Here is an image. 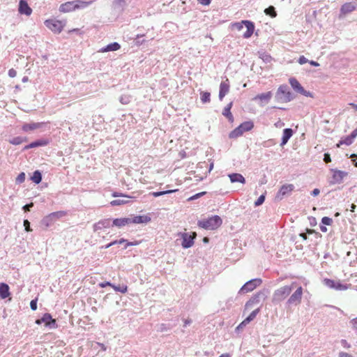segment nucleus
Wrapping results in <instances>:
<instances>
[{"instance_id":"1","label":"nucleus","mask_w":357,"mask_h":357,"mask_svg":"<svg viewBox=\"0 0 357 357\" xmlns=\"http://www.w3.org/2000/svg\"><path fill=\"white\" fill-rule=\"evenodd\" d=\"M294 287V283H292L291 285H285L275 290L272 296V303L274 305L280 303L289 296Z\"/></svg>"},{"instance_id":"2","label":"nucleus","mask_w":357,"mask_h":357,"mask_svg":"<svg viewBox=\"0 0 357 357\" xmlns=\"http://www.w3.org/2000/svg\"><path fill=\"white\" fill-rule=\"evenodd\" d=\"M293 98V95L287 84L280 85L274 97L275 101L280 103L290 102Z\"/></svg>"},{"instance_id":"3","label":"nucleus","mask_w":357,"mask_h":357,"mask_svg":"<svg viewBox=\"0 0 357 357\" xmlns=\"http://www.w3.org/2000/svg\"><path fill=\"white\" fill-rule=\"evenodd\" d=\"M222 223L221 218L218 215H213L206 220H199L197 225L205 229H215Z\"/></svg>"},{"instance_id":"4","label":"nucleus","mask_w":357,"mask_h":357,"mask_svg":"<svg viewBox=\"0 0 357 357\" xmlns=\"http://www.w3.org/2000/svg\"><path fill=\"white\" fill-rule=\"evenodd\" d=\"M302 296L303 287L300 286L287 299L285 303L286 308H290L291 306H296L299 305L302 300Z\"/></svg>"},{"instance_id":"5","label":"nucleus","mask_w":357,"mask_h":357,"mask_svg":"<svg viewBox=\"0 0 357 357\" xmlns=\"http://www.w3.org/2000/svg\"><path fill=\"white\" fill-rule=\"evenodd\" d=\"M267 298V291L263 289L254 294L249 301L245 303V309L251 308L254 305L259 303L261 301H264Z\"/></svg>"},{"instance_id":"6","label":"nucleus","mask_w":357,"mask_h":357,"mask_svg":"<svg viewBox=\"0 0 357 357\" xmlns=\"http://www.w3.org/2000/svg\"><path fill=\"white\" fill-rule=\"evenodd\" d=\"M324 284L328 288L337 291H344L351 287V284H343L340 280H333L328 278L324 280Z\"/></svg>"},{"instance_id":"7","label":"nucleus","mask_w":357,"mask_h":357,"mask_svg":"<svg viewBox=\"0 0 357 357\" xmlns=\"http://www.w3.org/2000/svg\"><path fill=\"white\" fill-rule=\"evenodd\" d=\"M262 283V280L260 278H255L252 279L247 282H245L242 287L240 289L238 294H245L248 292H250L256 289L257 287L260 286Z\"/></svg>"},{"instance_id":"8","label":"nucleus","mask_w":357,"mask_h":357,"mask_svg":"<svg viewBox=\"0 0 357 357\" xmlns=\"http://www.w3.org/2000/svg\"><path fill=\"white\" fill-rule=\"evenodd\" d=\"M35 323L37 325H40L42 323L45 324L46 327L50 329L57 328L56 319H53L50 313H45L41 319H36Z\"/></svg>"},{"instance_id":"9","label":"nucleus","mask_w":357,"mask_h":357,"mask_svg":"<svg viewBox=\"0 0 357 357\" xmlns=\"http://www.w3.org/2000/svg\"><path fill=\"white\" fill-rule=\"evenodd\" d=\"M45 24L47 28L56 33H60L64 26V24L61 21L55 20H47Z\"/></svg>"},{"instance_id":"10","label":"nucleus","mask_w":357,"mask_h":357,"mask_svg":"<svg viewBox=\"0 0 357 357\" xmlns=\"http://www.w3.org/2000/svg\"><path fill=\"white\" fill-rule=\"evenodd\" d=\"M293 184H284L281 186L276 195V199L282 200L284 197L289 196L294 190Z\"/></svg>"},{"instance_id":"11","label":"nucleus","mask_w":357,"mask_h":357,"mask_svg":"<svg viewBox=\"0 0 357 357\" xmlns=\"http://www.w3.org/2000/svg\"><path fill=\"white\" fill-rule=\"evenodd\" d=\"M196 235H190L188 233L181 234L182 243L181 245L183 248H189L194 244V240Z\"/></svg>"},{"instance_id":"12","label":"nucleus","mask_w":357,"mask_h":357,"mask_svg":"<svg viewBox=\"0 0 357 357\" xmlns=\"http://www.w3.org/2000/svg\"><path fill=\"white\" fill-rule=\"evenodd\" d=\"M112 227V219L105 218L99 220L98 222L95 223L93 225V231H97L98 230H101L102 229L109 228Z\"/></svg>"},{"instance_id":"13","label":"nucleus","mask_w":357,"mask_h":357,"mask_svg":"<svg viewBox=\"0 0 357 357\" xmlns=\"http://www.w3.org/2000/svg\"><path fill=\"white\" fill-rule=\"evenodd\" d=\"M272 96H273V94H272L271 91H268L266 93H260V94L257 95L254 98L253 100H259L260 101L259 105L261 106H264L265 105L268 103V102L271 99Z\"/></svg>"},{"instance_id":"14","label":"nucleus","mask_w":357,"mask_h":357,"mask_svg":"<svg viewBox=\"0 0 357 357\" xmlns=\"http://www.w3.org/2000/svg\"><path fill=\"white\" fill-rule=\"evenodd\" d=\"M357 3L355 1L347 2L340 8V13L345 15L356 9Z\"/></svg>"},{"instance_id":"15","label":"nucleus","mask_w":357,"mask_h":357,"mask_svg":"<svg viewBox=\"0 0 357 357\" xmlns=\"http://www.w3.org/2000/svg\"><path fill=\"white\" fill-rule=\"evenodd\" d=\"M18 11L22 15L29 16L32 13V9L26 0H20L19 2Z\"/></svg>"},{"instance_id":"16","label":"nucleus","mask_w":357,"mask_h":357,"mask_svg":"<svg viewBox=\"0 0 357 357\" xmlns=\"http://www.w3.org/2000/svg\"><path fill=\"white\" fill-rule=\"evenodd\" d=\"M333 174L332 176V180L331 181V183H342L344 177L347 175V172L340 170H333Z\"/></svg>"},{"instance_id":"17","label":"nucleus","mask_w":357,"mask_h":357,"mask_svg":"<svg viewBox=\"0 0 357 357\" xmlns=\"http://www.w3.org/2000/svg\"><path fill=\"white\" fill-rule=\"evenodd\" d=\"M242 23H243L247 29L246 31L243 33V37L245 38H249L253 34L255 24L249 20H243Z\"/></svg>"},{"instance_id":"18","label":"nucleus","mask_w":357,"mask_h":357,"mask_svg":"<svg viewBox=\"0 0 357 357\" xmlns=\"http://www.w3.org/2000/svg\"><path fill=\"white\" fill-rule=\"evenodd\" d=\"M229 91V79H227L225 81L222 82L220 85L219 91V99L222 100L223 98Z\"/></svg>"},{"instance_id":"19","label":"nucleus","mask_w":357,"mask_h":357,"mask_svg":"<svg viewBox=\"0 0 357 357\" xmlns=\"http://www.w3.org/2000/svg\"><path fill=\"white\" fill-rule=\"evenodd\" d=\"M49 144V141L45 139H40L36 140L29 144L25 146L23 149V150H28L29 149L36 148L38 146H44Z\"/></svg>"},{"instance_id":"20","label":"nucleus","mask_w":357,"mask_h":357,"mask_svg":"<svg viewBox=\"0 0 357 357\" xmlns=\"http://www.w3.org/2000/svg\"><path fill=\"white\" fill-rule=\"evenodd\" d=\"M75 10L76 8L75 1H67L64 3H62L59 7V11L62 13H68Z\"/></svg>"},{"instance_id":"21","label":"nucleus","mask_w":357,"mask_h":357,"mask_svg":"<svg viewBox=\"0 0 357 357\" xmlns=\"http://www.w3.org/2000/svg\"><path fill=\"white\" fill-rule=\"evenodd\" d=\"M112 196L114 197L121 196L123 197V199H114V200L112 201L110 203L112 206H119V205H122L124 204H127L129 202L128 199L130 198V197H128V196L123 195H119V194L117 192H114L112 194Z\"/></svg>"},{"instance_id":"22","label":"nucleus","mask_w":357,"mask_h":357,"mask_svg":"<svg viewBox=\"0 0 357 357\" xmlns=\"http://www.w3.org/2000/svg\"><path fill=\"white\" fill-rule=\"evenodd\" d=\"M112 227L115 226L119 228H121L126 225L130 224V218H115L112 220Z\"/></svg>"},{"instance_id":"23","label":"nucleus","mask_w":357,"mask_h":357,"mask_svg":"<svg viewBox=\"0 0 357 357\" xmlns=\"http://www.w3.org/2000/svg\"><path fill=\"white\" fill-rule=\"evenodd\" d=\"M130 223L141 224L147 223L151 221V218L148 215H137L132 218H130Z\"/></svg>"},{"instance_id":"24","label":"nucleus","mask_w":357,"mask_h":357,"mask_svg":"<svg viewBox=\"0 0 357 357\" xmlns=\"http://www.w3.org/2000/svg\"><path fill=\"white\" fill-rule=\"evenodd\" d=\"M292 135H293L292 129H291V128L284 129L283 132H282V137L280 146L285 145L287 143V142L289 141V139L291 137Z\"/></svg>"},{"instance_id":"25","label":"nucleus","mask_w":357,"mask_h":357,"mask_svg":"<svg viewBox=\"0 0 357 357\" xmlns=\"http://www.w3.org/2000/svg\"><path fill=\"white\" fill-rule=\"evenodd\" d=\"M10 287L4 282L0 283V297L5 299L10 296Z\"/></svg>"},{"instance_id":"26","label":"nucleus","mask_w":357,"mask_h":357,"mask_svg":"<svg viewBox=\"0 0 357 357\" xmlns=\"http://www.w3.org/2000/svg\"><path fill=\"white\" fill-rule=\"evenodd\" d=\"M228 176H229V178L230 179V181L231 183L238 182V183H243V184L245 183V179L243 176V175L241 174L232 173V174H229Z\"/></svg>"},{"instance_id":"27","label":"nucleus","mask_w":357,"mask_h":357,"mask_svg":"<svg viewBox=\"0 0 357 357\" xmlns=\"http://www.w3.org/2000/svg\"><path fill=\"white\" fill-rule=\"evenodd\" d=\"M260 312V307H258L257 309L253 310L248 317H246L237 327V329H238L239 327L241 326V325H246L247 324L250 323L251 321H252L257 314Z\"/></svg>"},{"instance_id":"28","label":"nucleus","mask_w":357,"mask_h":357,"mask_svg":"<svg viewBox=\"0 0 357 357\" xmlns=\"http://www.w3.org/2000/svg\"><path fill=\"white\" fill-rule=\"evenodd\" d=\"M42 125V123H25L22 126V129L24 132H29L41 128Z\"/></svg>"},{"instance_id":"29","label":"nucleus","mask_w":357,"mask_h":357,"mask_svg":"<svg viewBox=\"0 0 357 357\" xmlns=\"http://www.w3.org/2000/svg\"><path fill=\"white\" fill-rule=\"evenodd\" d=\"M232 102H229L224 109L222 112V115H224L226 118H227L229 122L234 121V116L231 112V109L232 107Z\"/></svg>"},{"instance_id":"30","label":"nucleus","mask_w":357,"mask_h":357,"mask_svg":"<svg viewBox=\"0 0 357 357\" xmlns=\"http://www.w3.org/2000/svg\"><path fill=\"white\" fill-rule=\"evenodd\" d=\"M121 48V45L116 43L114 42L109 45H107L106 47L102 48L100 50V52H112V51H116Z\"/></svg>"},{"instance_id":"31","label":"nucleus","mask_w":357,"mask_h":357,"mask_svg":"<svg viewBox=\"0 0 357 357\" xmlns=\"http://www.w3.org/2000/svg\"><path fill=\"white\" fill-rule=\"evenodd\" d=\"M64 215H65V212L64 211L53 212V213H50L47 217L44 218L43 222H45L46 226H48L49 225H48L47 221L50 219H52V218H60L63 217Z\"/></svg>"},{"instance_id":"32","label":"nucleus","mask_w":357,"mask_h":357,"mask_svg":"<svg viewBox=\"0 0 357 357\" xmlns=\"http://www.w3.org/2000/svg\"><path fill=\"white\" fill-rule=\"evenodd\" d=\"M289 82L291 86L297 93H300V91L303 90V87L301 85V84L298 82V81L296 78L291 77L289 79Z\"/></svg>"},{"instance_id":"33","label":"nucleus","mask_w":357,"mask_h":357,"mask_svg":"<svg viewBox=\"0 0 357 357\" xmlns=\"http://www.w3.org/2000/svg\"><path fill=\"white\" fill-rule=\"evenodd\" d=\"M93 2H94V0H91L89 1H84L82 0H75V8L76 9H83L89 6H90Z\"/></svg>"},{"instance_id":"34","label":"nucleus","mask_w":357,"mask_h":357,"mask_svg":"<svg viewBox=\"0 0 357 357\" xmlns=\"http://www.w3.org/2000/svg\"><path fill=\"white\" fill-rule=\"evenodd\" d=\"M243 133L251 130L254 128V123L251 121H245L238 126Z\"/></svg>"},{"instance_id":"35","label":"nucleus","mask_w":357,"mask_h":357,"mask_svg":"<svg viewBox=\"0 0 357 357\" xmlns=\"http://www.w3.org/2000/svg\"><path fill=\"white\" fill-rule=\"evenodd\" d=\"M31 180L36 184H38L42 181V174L39 170L33 172V175L31 177Z\"/></svg>"},{"instance_id":"36","label":"nucleus","mask_w":357,"mask_h":357,"mask_svg":"<svg viewBox=\"0 0 357 357\" xmlns=\"http://www.w3.org/2000/svg\"><path fill=\"white\" fill-rule=\"evenodd\" d=\"M243 132L241 130L240 127L238 126L235 129H234L232 131H231L229 134V137L230 139H235L243 135Z\"/></svg>"},{"instance_id":"37","label":"nucleus","mask_w":357,"mask_h":357,"mask_svg":"<svg viewBox=\"0 0 357 357\" xmlns=\"http://www.w3.org/2000/svg\"><path fill=\"white\" fill-rule=\"evenodd\" d=\"M27 138L24 137H15L9 140V142L13 145H19L24 142H27Z\"/></svg>"},{"instance_id":"38","label":"nucleus","mask_w":357,"mask_h":357,"mask_svg":"<svg viewBox=\"0 0 357 357\" xmlns=\"http://www.w3.org/2000/svg\"><path fill=\"white\" fill-rule=\"evenodd\" d=\"M354 142V139L351 138L349 135L347 136L344 138H342L340 140V142L337 144V147H340L341 145L345 144L347 146L351 145Z\"/></svg>"},{"instance_id":"39","label":"nucleus","mask_w":357,"mask_h":357,"mask_svg":"<svg viewBox=\"0 0 357 357\" xmlns=\"http://www.w3.org/2000/svg\"><path fill=\"white\" fill-rule=\"evenodd\" d=\"M264 13L266 15L271 16V17H275L277 16V13L273 6H270L267 8H266L264 10Z\"/></svg>"},{"instance_id":"40","label":"nucleus","mask_w":357,"mask_h":357,"mask_svg":"<svg viewBox=\"0 0 357 357\" xmlns=\"http://www.w3.org/2000/svg\"><path fill=\"white\" fill-rule=\"evenodd\" d=\"M178 190H167L164 191H158V192H151V195H153L154 197H158L162 195L170 194L174 192H176Z\"/></svg>"},{"instance_id":"41","label":"nucleus","mask_w":357,"mask_h":357,"mask_svg":"<svg viewBox=\"0 0 357 357\" xmlns=\"http://www.w3.org/2000/svg\"><path fill=\"white\" fill-rule=\"evenodd\" d=\"M126 6V0H114L113 1V6L115 9L123 8Z\"/></svg>"},{"instance_id":"42","label":"nucleus","mask_w":357,"mask_h":357,"mask_svg":"<svg viewBox=\"0 0 357 357\" xmlns=\"http://www.w3.org/2000/svg\"><path fill=\"white\" fill-rule=\"evenodd\" d=\"M201 100L203 103L209 102L211 101V93L206 91H202Z\"/></svg>"},{"instance_id":"43","label":"nucleus","mask_w":357,"mask_h":357,"mask_svg":"<svg viewBox=\"0 0 357 357\" xmlns=\"http://www.w3.org/2000/svg\"><path fill=\"white\" fill-rule=\"evenodd\" d=\"M112 288L116 291H119L121 293H126L127 291V289H128V287L126 285H114L113 284L112 285Z\"/></svg>"},{"instance_id":"44","label":"nucleus","mask_w":357,"mask_h":357,"mask_svg":"<svg viewBox=\"0 0 357 357\" xmlns=\"http://www.w3.org/2000/svg\"><path fill=\"white\" fill-rule=\"evenodd\" d=\"M130 96L128 95H123L120 97L119 101L123 105H127L130 102Z\"/></svg>"},{"instance_id":"45","label":"nucleus","mask_w":357,"mask_h":357,"mask_svg":"<svg viewBox=\"0 0 357 357\" xmlns=\"http://www.w3.org/2000/svg\"><path fill=\"white\" fill-rule=\"evenodd\" d=\"M25 173L21 172L16 178V183H22L25 181Z\"/></svg>"},{"instance_id":"46","label":"nucleus","mask_w":357,"mask_h":357,"mask_svg":"<svg viewBox=\"0 0 357 357\" xmlns=\"http://www.w3.org/2000/svg\"><path fill=\"white\" fill-rule=\"evenodd\" d=\"M265 201V195H261L259 197V198L255 202V206H259L261 205Z\"/></svg>"},{"instance_id":"47","label":"nucleus","mask_w":357,"mask_h":357,"mask_svg":"<svg viewBox=\"0 0 357 357\" xmlns=\"http://www.w3.org/2000/svg\"><path fill=\"white\" fill-rule=\"evenodd\" d=\"M321 223L324 225H331L333 223V220L329 217L325 216L322 218Z\"/></svg>"},{"instance_id":"48","label":"nucleus","mask_w":357,"mask_h":357,"mask_svg":"<svg viewBox=\"0 0 357 357\" xmlns=\"http://www.w3.org/2000/svg\"><path fill=\"white\" fill-rule=\"evenodd\" d=\"M206 193V192H201L197 193V194L194 195L193 196L190 197V198H188V200L192 201V200L197 199L201 197L202 196L204 195Z\"/></svg>"},{"instance_id":"49","label":"nucleus","mask_w":357,"mask_h":357,"mask_svg":"<svg viewBox=\"0 0 357 357\" xmlns=\"http://www.w3.org/2000/svg\"><path fill=\"white\" fill-rule=\"evenodd\" d=\"M30 307L32 310H36L37 309V299H33L30 302Z\"/></svg>"},{"instance_id":"50","label":"nucleus","mask_w":357,"mask_h":357,"mask_svg":"<svg viewBox=\"0 0 357 357\" xmlns=\"http://www.w3.org/2000/svg\"><path fill=\"white\" fill-rule=\"evenodd\" d=\"M23 224L26 231H31V229L30 227V222L28 220H24Z\"/></svg>"},{"instance_id":"51","label":"nucleus","mask_w":357,"mask_h":357,"mask_svg":"<svg viewBox=\"0 0 357 357\" xmlns=\"http://www.w3.org/2000/svg\"><path fill=\"white\" fill-rule=\"evenodd\" d=\"M309 61L307 58H305L304 56H301L298 60V62L299 64L303 65L306 63H307Z\"/></svg>"},{"instance_id":"52","label":"nucleus","mask_w":357,"mask_h":357,"mask_svg":"<svg viewBox=\"0 0 357 357\" xmlns=\"http://www.w3.org/2000/svg\"><path fill=\"white\" fill-rule=\"evenodd\" d=\"M126 241V239L121 238L119 240H116V241H112L110 243V245L112 246V245H117V244H122V243H125Z\"/></svg>"},{"instance_id":"53","label":"nucleus","mask_w":357,"mask_h":357,"mask_svg":"<svg viewBox=\"0 0 357 357\" xmlns=\"http://www.w3.org/2000/svg\"><path fill=\"white\" fill-rule=\"evenodd\" d=\"M340 343L344 348L349 349L351 347V344L346 340H341Z\"/></svg>"},{"instance_id":"54","label":"nucleus","mask_w":357,"mask_h":357,"mask_svg":"<svg viewBox=\"0 0 357 357\" xmlns=\"http://www.w3.org/2000/svg\"><path fill=\"white\" fill-rule=\"evenodd\" d=\"M299 93L306 97H312V93L310 91L305 90L304 88H303V90L301 91Z\"/></svg>"},{"instance_id":"55","label":"nucleus","mask_w":357,"mask_h":357,"mask_svg":"<svg viewBox=\"0 0 357 357\" xmlns=\"http://www.w3.org/2000/svg\"><path fill=\"white\" fill-rule=\"evenodd\" d=\"M350 324L352 325L353 329L357 331V317L351 319Z\"/></svg>"},{"instance_id":"56","label":"nucleus","mask_w":357,"mask_h":357,"mask_svg":"<svg viewBox=\"0 0 357 357\" xmlns=\"http://www.w3.org/2000/svg\"><path fill=\"white\" fill-rule=\"evenodd\" d=\"M142 36H143V35H137V36L136 38L135 39L136 45H139L144 43V40H140V38H142Z\"/></svg>"},{"instance_id":"57","label":"nucleus","mask_w":357,"mask_h":357,"mask_svg":"<svg viewBox=\"0 0 357 357\" xmlns=\"http://www.w3.org/2000/svg\"><path fill=\"white\" fill-rule=\"evenodd\" d=\"M8 76L10 77H15L16 75H17V71L13 69V68H11L8 70Z\"/></svg>"},{"instance_id":"58","label":"nucleus","mask_w":357,"mask_h":357,"mask_svg":"<svg viewBox=\"0 0 357 357\" xmlns=\"http://www.w3.org/2000/svg\"><path fill=\"white\" fill-rule=\"evenodd\" d=\"M33 204L31 202V203H30V204H27L24 205V206H23V208H23V210H24L25 212H26V211H30V208H31V207H33Z\"/></svg>"},{"instance_id":"59","label":"nucleus","mask_w":357,"mask_h":357,"mask_svg":"<svg viewBox=\"0 0 357 357\" xmlns=\"http://www.w3.org/2000/svg\"><path fill=\"white\" fill-rule=\"evenodd\" d=\"M169 329L168 327H167V325L165 324H161L160 326H159V328H158V330L161 332L162 331H166Z\"/></svg>"},{"instance_id":"60","label":"nucleus","mask_w":357,"mask_h":357,"mask_svg":"<svg viewBox=\"0 0 357 357\" xmlns=\"http://www.w3.org/2000/svg\"><path fill=\"white\" fill-rule=\"evenodd\" d=\"M234 26H236L238 30H241L243 28V23H242V22H236Z\"/></svg>"},{"instance_id":"61","label":"nucleus","mask_w":357,"mask_h":357,"mask_svg":"<svg viewBox=\"0 0 357 357\" xmlns=\"http://www.w3.org/2000/svg\"><path fill=\"white\" fill-rule=\"evenodd\" d=\"M99 285H100V287H102V288H104V287H105L107 286H110V287H112L113 284H112L109 282H101Z\"/></svg>"},{"instance_id":"62","label":"nucleus","mask_w":357,"mask_h":357,"mask_svg":"<svg viewBox=\"0 0 357 357\" xmlns=\"http://www.w3.org/2000/svg\"><path fill=\"white\" fill-rule=\"evenodd\" d=\"M339 357H354V356L348 353L341 351L339 353Z\"/></svg>"},{"instance_id":"63","label":"nucleus","mask_w":357,"mask_h":357,"mask_svg":"<svg viewBox=\"0 0 357 357\" xmlns=\"http://www.w3.org/2000/svg\"><path fill=\"white\" fill-rule=\"evenodd\" d=\"M349 136L353 139H354L357 137V126H356V128L351 132V133L349 135Z\"/></svg>"},{"instance_id":"64","label":"nucleus","mask_w":357,"mask_h":357,"mask_svg":"<svg viewBox=\"0 0 357 357\" xmlns=\"http://www.w3.org/2000/svg\"><path fill=\"white\" fill-rule=\"evenodd\" d=\"M324 160L326 163H328V162L331 161L330 155L328 153H325L324 154Z\"/></svg>"}]
</instances>
